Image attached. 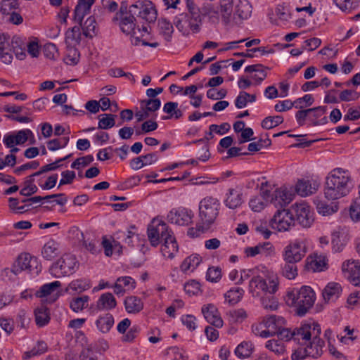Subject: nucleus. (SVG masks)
<instances>
[{"label":"nucleus","mask_w":360,"mask_h":360,"mask_svg":"<svg viewBox=\"0 0 360 360\" xmlns=\"http://www.w3.org/2000/svg\"><path fill=\"white\" fill-rule=\"evenodd\" d=\"M352 188V178L347 170L333 169L326 176L324 195L328 200H335L346 196Z\"/></svg>","instance_id":"1"},{"label":"nucleus","mask_w":360,"mask_h":360,"mask_svg":"<svg viewBox=\"0 0 360 360\" xmlns=\"http://www.w3.org/2000/svg\"><path fill=\"white\" fill-rule=\"evenodd\" d=\"M233 8L234 0H219L217 7L211 4H204L200 8V13L207 16L209 21L213 24H218L221 19L227 25L232 21Z\"/></svg>","instance_id":"2"},{"label":"nucleus","mask_w":360,"mask_h":360,"mask_svg":"<svg viewBox=\"0 0 360 360\" xmlns=\"http://www.w3.org/2000/svg\"><path fill=\"white\" fill-rule=\"evenodd\" d=\"M304 335L300 342L304 345L309 354V356L316 358L321 355L324 341L319 338L321 334V327L318 323H307L305 330L303 329Z\"/></svg>","instance_id":"3"},{"label":"nucleus","mask_w":360,"mask_h":360,"mask_svg":"<svg viewBox=\"0 0 360 360\" xmlns=\"http://www.w3.org/2000/svg\"><path fill=\"white\" fill-rule=\"evenodd\" d=\"M315 301V293L309 286H303L296 292L288 294V303L297 308L299 316H304L313 306Z\"/></svg>","instance_id":"4"},{"label":"nucleus","mask_w":360,"mask_h":360,"mask_svg":"<svg viewBox=\"0 0 360 360\" xmlns=\"http://www.w3.org/2000/svg\"><path fill=\"white\" fill-rule=\"evenodd\" d=\"M219 205V200L212 196H207L200 200L199 217L205 229H209L217 219Z\"/></svg>","instance_id":"5"},{"label":"nucleus","mask_w":360,"mask_h":360,"mask_svg":"<svg viewBox=\"0 0 360 360\" xmlns=\"http://www.w3.org/2000/svg\"><path fill=\"white\" fill-rule=\"evenodd\" d=\"M278 285V278L264 279L260 276H254L249 283L250 292L253 296H264L274 295Z\"/></svg>","instance_id":"6"},{"label":"nucleus","mask_w":360,"mask_h":360,"mask_svg":"<svg viewBox=\"0 0 360 360\" xmlns=\"http://www.w3.org/2000/svg\"><path fill=\"white\" fill-rule=\"evenodd\" d=\"M174 24L184 35H188L191 31L193 33L200 32L202 19L200 13H194V15L181 13L175 17Z\"/></svg>","instance_id":"7"},{"label":"nucleus","mask_w":360,"mask_h":360,"mask_svg":"<svg viewBox=\"0 0 360 360\" xmlns=\"http://www.w3.org/2000/svg\"><path fill=\"white\" fill-rule=\"evenodd\" d=\"M173 232L168 225L159 218H154L148 226L147 234L150 245L157 247L160 240H164Z\"/></svg>","instance_id":"8"},{"label":"nucleus","mask_w":360,"mask_h":360,"mask_svg":"<svg viewBox=\"0 0 360 360\" xmlns=\"http://www.w3.org/2000/svg\"><path fill=\"white\" fill-rule=\"evenodd\" d=\"M77 259L74 255H64L51 268V274L56 278L68 276L72 274L77 266Z\"/></svg>","instance_id":"9"},{"label":"nucleus","mask_w":360,"mask_h":360,"mask_svg":"<svg viewBox=\"0 0 360 360\" xmlns=\"http://www.w3.org/2000/svg\"><path fill=\"white\" fill-rule=\"evenodd\" d=\"M307 247L304 243L295 240L286 245L282 252L283 261L300 262L306 255Z\"/></svg>","instance_id":"10"},{"label":"nucleus","mask_w":360,"mask_h":360,"mask_svg":"<svg viewBox=\"0 0 360 360\" xmlns=\"http://www.w3.org/2000/svg\"><path fill=\"white\" fill-rule=\"evenodd\" d=\"M270 226L278 231H286L295 224L293 214L288 210H277L269 221Z\"/></svg>","instance_id":"11"},{"label":"nucleus","mask_w":360,"mask_h":360,"mask_svg":"<svg viewBox=\"0 0 360 360\" xmlns=\"http://www.w3.org/2000/svg\"><path fill=\"white\" fill-rule=\"evenodd\" d=\"M136 14L127 11V4L122 2L120 11L117 13L115 18L120 20V27L122 31L127 34H129L136 27L135 17Z\"/></svg>","instance_id":"12"},{"label":"nucleus","mask_w":360,"mask_h":360,"mask_svg":"<svg viewBox=\"0 0 360 360\" xmlns=\"http://www.w3.org/2000/svg\"><path fill=\"white\" fill-rule=\"evenodd\" d=\"M291 210L295 213L296 220L303 227H309L313 221V214L310 207L305 202L295 203L291 207Z\"/></svg>","instance_id":"13"},{"label":"nucleus","mask_w":360,"mask_h":360,"mask_svg":"<svg viewBox=\"0 0 360 360\" xmlns=\"http://www.w3.org/2000/svg\"><path fill=\"white\" fill-rule=\"evenodd\" d=\"M130 12L149 22L155 21L157 17V11L150 1H136L130 6Z\"/></svg>","instance_id":"14"},{"label":"nucleus","mask_w":360,"mask_h":360,"mask_svg":"<svg viewBox=\"0 0 360 360\" xmlns=\"http://www.w3.org/2000/svg\"><path fill=\"white\" fill-rule=\"evenodd\" d=\"M15 266V271L20 274L22 271H28L30 273L38 274L40 269H38V260L35 257L29 253L20 255L13 263Z\"/></svg>","instance_id":"15"},{"label":"nucleus","mask_w":360,"mask_h":360,"mask_svg":"<svg viewBox=\"0 0 360 360\" xmlns=\"http://www.w3.org/2000/svg\"><path fill=\"white\" fill-rule=\"evenodd\" d=\"M193 217L192 211L184 207L172 210L167 217L169 222L179 226H188L192 222Z\"/></svg>","instance_id":"16"},{"label":"nucleus","mask_w":360,"mask_h":360,"mask_svg":"<svg viewBox=\"0 0 360 360\" xmlns=\"http://www.w3.org/2000/svg\"><path fill=\"white\" fill-rule=\"evenodd\" d=\"M320 186V183L314 179H299L295 184V192L302 197H306L315 193Z\"/></svg>","instance_id":"17"},{"label":"nucleus","mask_w":360,"mask_h":360,"mask_svg":"<svg viewBox=\"0 0 360 360\" xmlns=\"http://www.w3.org/2000/svg\"><path fill=\"white\" fill-rule=\"evenodd\" d=\"M252 11V5L247 0H240L235 7V12L233 14L232 21L236 24H240L243 20L248 19Z\"/></svg>","instance_id":"18"},{"label":"nucleus","mask_w":360,"mask_h":360,"mask_svg":"<svg viewBox=\"0 0 360 360\" xmlns=\"http://www.w3.org/2000/svg\"><path fill=\"white\" fill-rule=\"evenodd\" d=\"M307 326V323L301 325L300 327L296 328L293 330H291L289 328L281 327L278 330V332L276 333V335H277L281 340L288 341L291 339H293L300 343L304 335V332H302V330L303 329L305 330V328Z\"/></svg>","instance_id":"19"},{"label":"nucleus","mask_w":360,"mask_h":360,"mask_svg":"<svg viewBox=\"0 0 360 360\" xmlns=\"http://www.w3.org/2000/svg\"><path fill=\"white\" fill-rule=\"evenodd\" d=\"M202 312L207 322L215 327H222L223 320L220 317L219 311L214 305L212 304L205 305L202 308Z\"/></svg>","instance_id":"20"},{"label":"nucleus","mask_w":360,"mask_h":360,"mask_svg":"<svg viewBox=\"0 0 360 360\" xmlns=\"http://www.w3.org/2000/svg\"><path fill=\"white\" fill-rule=\"evenodd\" d=\"M243 202V193L238 188H229L226 194L224 205L229 209H236Z\"/></svg>","instance_id":"21"},{"label":"nucleus","mask_w":360,"mask_h":360,"mask_svg":"<svg viewBox=\"0 0 360 360\" xmlns=\"http://www.w3.org/2000/svg\"><path fill=\"white\" fill-rule=\"evenodd\" d=\"M342 270L349 274V277L355 285H360V262L348 260L342 264Z\"/></svg>","instance_id":"22"},{"label":"nucleus","mask_w":360,"mask_h":360,"mask_svg":"<svg viewBox=\"0 0 360 360\" xmlns=\"http://www.w3.org/2000/svg\"><path fill=\"white\" fill-rule=\"evenodd\" d=\"M136 287V281L130 276L119 277L114 285V292L123 295L125 291L132 290Z\"/></svg>","instance_id":"23"},{"label":"nucleus","mask_w":360,"mask_h":360,"mask_svg":"<svg viewBox=\"0 0 360 360\" xmlns=\"http://www.w3.org/2000/svg\"><path fill=\"white\" fill-rule=\"evenodd\" d=\"M0 59L7 65L11 63L13 60L9 37L4 34H0Z\"/></svg>","instance_id":"24"},{"label":"nucleus","mask_w":360,"mask_h":360,"mask_svg":"<svg viewBox=\"0 0 360 360\" xmlns=\"http://www.w3.org/2000/svg\"><path fill=\"white\" fill-rule=\"evenodd\" d=\"M162 240L164 243L162 245L161 252L163 256L172 259L179 250V246L173 233H170L169 236Z\"/></svg>","instance_id":"25"},{"label":"nucleus","mask_w":360,"mask_h":360,"mask_svg":"<svg viewBox=\"0 0 360 360\" xmlns=\"http://www.w3.org/2000/svg\"><path fill=\"white\" fill-rule=\"evenodd\" d=\"M269 191L261 192L259 196L252 198L249 202V206L254 212H260L264 209L269 202Z\"/></svg>","instance_id":"26"},{"label":"nucleus","mask_w":360,"mask_h":360,"mask_svg":"<svg viewBox=\"0 0 360 360\" xmlns=\"http://www.w3.org/2000/svg\"><path fill=\"white\" fill-rule=\"evenodd\" d=\"M342 292L341 285L335 282L329 283L323 291V297L325 301H334L337 300Z\"/></svg>","instance_id":"27"},{"label":"nucleus","mask_w":360,"mask_h":360,"mask_svg":"<svg viewBox=\"0 0 360 360\" xmlns=\"http://www.w3.org/2000/svg\"><path fill=\"white\" fill-rule=\"evenodd\" d=\"M11 48L19 60H23L26 56V41L21 37L14 36L12 38Z\"/></svg>","instance_id":"28"},{"label":"nucleus","mask_w":360,"mask_h":360,"mask_svg":"<svg viewBox=\"0 0 360 360\" xmlns=\"http://www.w3.org/2000/svg\"><path fill=\"white\" fill-rule=\"evenodd\" d=\"M59 254V244L53 240H49L41 250L43 257L49 261L53 259Z\"/></svg>","instance_id":"29"},{"label":"nucleus","mask_w":360,"mask_h":360,"mask_svg":"<svg viewBox=\"0 0 360 360\" xmlns=\"http://www.w3.org/2000/svg\"><path fill=\"white\" fill-rule=\"evenodd\" d=\"M124 304L126 311L130 314H137L143 309V302L136 296L127 297Z\"/></svg>","instance_id":"30"},{"label":"nucleus","mask_w":360,"mask_h":360,"mask_svg":"<svg viewBox=\"0 0 360 360\" xmlns=\"http://www.w3.org/2000/svg\"><path fill=\"white\" fill-rule=\"evenodd\" d=\"M117 302L112 293L102 294L97 301L96 308L98 310H109L116 307Z\"/></svg>","instance_id":"31"},{"label":"nucleus","mask_w":360,"mask_h":360,"mask_svg":"<svg viewBox=\"0 0 360 360\" xmlns=\"http://www.w3.org/2000/svg\"><path fill=\"white\" fill-rule=\"evenodd\" d=\"M326 258L322 256L309 257L306 262V267L313 271H321L326 268Z\"/></svg>","instance_id":"32"},{"label":"nucleus","mask_w":360,"mask_h":360,"mask_svg":"<svg viewBox=\"0 0 360 360\" xmlns=\"http://www.w3.org/2000/svg\"><path fill=\"white\" fill-rule=\"evenodd\" d=\"M314 202L316 206L319 213L322 214L323 215H330L336 212L339 209L338 205L335 202H332L330 205H328L319 199H315Z\"/></svg>","instance_id":"33"},{"label":"nucleus","mask_w":360,"mask_h":360,"mask_svg":"<svg viewBox=\"0 0 360 360\" xmlns=\"http://www.w3.org/2000/svg\"><path fill=\"white\" fill-rule=\"evenodd\" d=\"M96 326L98 330L103 333H108L114 324V318L112 314H106L103 316H100L96 321Z\"/></svg>","instance_id":"34"},{"label":"nucleus","mask_w":360,"mask_h":360,"mask_svg":"<svg viewBox=\"0 0 360 360\" xmlns=\"http://www.w3.org/2000/svg\"><path fill=\"white\" fill-rule=\"evenodd\" d=\"M283 262L284 264L281 265L282 275L288 279H294L297 276V263L290 261Z\"/></svg>","instance_id":"35"},{"label":"nucleus","mask_w":360,"mask_h":360,"mask_svg":"<svg viewBox=\"0 0 360 360\" xmlns=\"http://www.w3.org/2000/svg\"><path fill=\"white\" fill-rule=\"evenodd\" d=\"M283 323L284 319L282 317H277L275 315L267 316L263 321V324L266 328L273 329L276 333L281 328Z\"/></svg>","instance_id":"36"},{"label":"nucleus","mask_w":360,"mask_h":360,"mask_svg":"<svg viewBox=\"0 0 360 360\" xmlns=\"http://www.w3.org/2000/svg\"><path fill=\"white\" fill-rule=\"evenodd\" d=\"M201 257L198 255H192L186 258L180 266L182 271L186 272L189 269H195L200 263Z\"/></svg>","instance_id":"37"},{"label":"nucleus","mask_w":360,"mask_h":360,"mask_svg":"<svg viewBox=\"0 0 360 360\" xmlns=\"http://www.w3.org/2000/svg\"><path fill=\"white\" fill-rule=\"evenodd\" d=\"M34 314L36 323L38 326L41 327L49 323L50 317L48 309L46 307L41 306L37 308L35 310Z\"/></svg>","instance_id":"38"},{"label":"nucleus","mask_w":360,"mask_h":360,"mask_svg":"<svg viewBox=\"0 0 360 360\" xmlns=\"http://www.w3.org/2000/svg\"><path fill=\"white\" fill-rule=\"evenodd\" d=\"M158 27L160 34L164 37L165 40L169 41L174 32L172 25L165 18H161L158 20Z\"/></svg>","instance_id":"39"},{"label":"nucleus","mask_w":360,"mask_h":360,"mask_svg":"<svg viewBox=\"0 0 360 360\" xmlns=\"http://www.w3.org/2000/svg\"><path fill=\"white\" fill-rule=\"evenodd\" d=\"M89 11L90 8L87 7L82 1L79 0L74 11V21L77 22L79 25H82L84 17L89 13Z\"/></svg>","instance_id":"40"},{"label":"nucleus","mask_w":360,"mask_h":360,"mask_svg":"<svg viewBox=\"0 0 360 360\" xmlns=\"http://www.w3.org/2000/svg\"><path fill=\"white\" fill-rule=\"evenodd\" d=\"M60 286L61 283L58 281L44 284L40 288V290L37 292V295L39 297H46L54 293Z\"/></svg>","instance_id":"41"},{"label":"nucleus","mask_w":360,"mask_h":360,"mask_svg":"<svg viewBox=\"0 0 360 360\" xmlns=\"http://www.w3.org/2000/svg\"><path fill=\"white\" fill-rule=\"evenodd\" d=\"M116 115L113 114H101L98 116V128L101 129H108L115 124Z\"/></svg>","instance_id":"42"},{"label":"nucleus","mask_w":360,"mask_h":360,"mask_svg":"<svg viewBox=\"0 0 360 360\" xmlns=\"http://www.w3.org/2000/svg\"><path fill=\"white\" fill-rule=\"evenodd\" d=\"M246 72H259L260 75H254L252 77L255 79L257 84H259L266 77V72L264 70V67L261 64H256L252 65L247 66L245 69Z\"/></svg>","instance_id":"43"},{"label":"nucleus","mask_w":360,"mask_h":360,"mask_svg":"<svg viewBox=\"0 0 360 360\" xmlns=\"http://www.w3.org/2000/svg\"><path fill=\"white\" fill-rule=\"evenodd\" d=\"M96 25L94 17H89L82 26L83 34L86 37L92 38L96 34Z\"/></svg>","instance_id":"44"},{"label":"nucleus","mask_w":360,"mask_h":360,"mask_svg":"<svg viewBox=\"0 0 360 360\" xmlns=\"http://www.w3.org/2000/svg\"><path fill=\"white\" fill-rule=\"evenodd\" d=\"M311 110V112L309 115V117L312 118V121L314 125H318L320 124H326L328 122V119L326 117H323L321 122L316 121V120L319 117H321L326 112V106H319L316 108H310Z\"/></svg>","instance_id":"45"},{"label":"nucleus","mask_w":360,"mask_h":360,"mask_svg":"<svg viewBox=\"0 0 360 360\" xmlns=\"http://www.w3.org/2000/svg\"><path fill=\"white\" fill-rule=\"evenodd\" d=\"M243 289L240 288H236L227 291L224 295V297L226 301L230 304H234L240 301L243 296Z\"/></svg>","instance_id":"46"},{"label":"nucleus","mask_w":360,"mask_h":360,"mask_svg":"<svg viewBox=\"0 0 360 360\" xmlns=\"http://www.w3.org/2000/svg\"><path fill=\"white\" fill-rule=\"evenodd\" d=\"M69 141V136L53 139L47 142V147L49 150L55 151L58 149L65 148L68 144Z\"/></svg>","instance_id":"47"},{"label":"nucleus","mask_w":360,"mask_h":360,"mask_svg":"<svg viewBox=\"0 0 360 360\" xmlns=\"http://www.w3.org/2000/svg\"><path fill=\"white\" fill-rule=\"evenodd\" d=\"M283 122L282 116H269L264 118L262 122V127L266 129H272Z\"/></svg>","instance_id":"48"},{"label":"nucleus","mask_w":360,"mask_h":360,"mask_svg":"<svg viewBox=\"0 0 360 360\" xmlns=\"http://www.w3.org/2000/svg\"><path fill=\"white\" fill-rule=\"evenodd\" d=\"M34 179L32 178V176H28L27 179L25 181V186L21 189L20 193L24 196H30L32 194L35 193L38 188L37 186L34 184Z\"/></svg>","instance_id":"49"},{"label":"nucleus","mask_w":360,"mask_h":360,"mask_svg":"<svg viewBox=\"0 0 360 360\" xmlns=\"http://www.w3.org/2000/svg\"><path fill=\"white\" fill-rule=\"evenodd\" d=\"M235 354L239 358L249 357L252 354V345L247 342H241L236 347Z\"/></svg>","instance_id":"50"},{"label":"nucleus","mask_w":360,"mask_h":360,"mask_svg":"<svg viewBox=\"0 0 360 360\" xmlns=\"http://www.w3.org/2000/svg\"><path fill=\"white\" fill-rule=\"evenodd\" d=\"M88 301L89 297L87 295L75 298L70 302V308L74 311L78 312L87 307Z\"/></svg>","instance_id":"51"},{"label":"nucleus","mask_w":360,"mask_h":360,"mask_svg":"<svg viewBox=\"0 0 360 360\" xmlns=\"http://www.w3.org/2000/svg\"><path fill=\"white\" fill-rule=\"evenodd\" d=\"M262 306L264 309L274 311L278 308V301L273 295L267 294L261 298Z\"/></svg>","instance_id":"52"},{"label":"nucleus","mask_w":360,"mask_h":360,"mask_svg":"<svg viewBox=\"0 0 360 360\" xmlns=\"http://www.w3.org/2000/svg\"><path fill=\"white\" fill-rule=\"evenodd\" d=\"M228 316L230 322H242L246 319L247 313L243 309H238L229 311Z\"/></svg>","instance_id":"53"},{"label":"nucleus","mask_w":360,"mask_h":360,"mask_svg":"<svg viewBox=\"0 0 360 360\" xmlns=\"http://www.w3.org/2000/svg\"><path fill=\"white\" fill-rule=\"evenodd\" d=\"M333 1L340 9L345 11L357 7L359 0H333Z\"/></svg>","instance_id":"54"},{"label":"nucleus","mask_w":360,"mask_h":360,"mask_svg":"<svg viewBox=\"0 0 360 360\" xmlns=\"http://www.w3.org/2000/svg\"><path fill=\"white\" fill-rule=\"evenodd\" d=\"M18 6V0H3L0 5V11L4 15H9Z\"/></svg>","instance_id":"55"},{"label":"nucleus","mask_w":360,"mask_h":360,"mask_svg":"<svg viewBox=\"0 0 360 360\" xmlns=\"http://www.w3.org/2000/svg\"><path fill=\"white\" fill-rule=\"evenodd\" d=\"M266 347L277 355H281L285 352L283 345L276 340H268L266 343Z\"/></svg>","instance_id":"56"},{"label":"nucleus","mask_w":360,"mask_h":360,"mask_svg":"<svg viewBox=\"0 0 360 360\" xmlns=\"http://www.w3.org/2000/svg\"><path fill=\"white\" fill-rule=\"evenodd\" d=\"M331 243L333 245V250L335 252H341L345 245V240L341 238L340 233L338 232H334L332 233Z\"/></svg>","instance_id":"57"},{"label":"nucleus","mask_w":360,"mask_h":360,"mask_svg":"<svg viewBox=\"0 0 360 360\" xmlns=\"http://www.w3.org/2000/svg\"><path fill=\"white\" fill-rule=\"evenodd\" d=\"M43 53L46 58L54 60L58 55L56 46L52 43L46 44L43 47Z\"/></svg>","instance_id":"58"},{"label":"nucleus","mask_w":360,"mask_h":360,"mask_svg":"<svg viewBox=\"0 0 360 360\" xmlns=\"http://www.w3.org/2000/svg\"><path fill=\"white\" fill-rule=\"evenodd\" d=\"M79 26H75L72 29L69 30L66 32V40L70 41L72 42H76L79 44L81 40V32H80V27Z\"/></svg>","instance_id":"59"},{"label":"nucleus","mask_w":360,"mask_h":360,"mask_svg":"<svg viewBox=\"0 0 360 360\" xmlns=\"http://www.w3.org/2000/svg\"><path fill=\"white\" fill-rule=\"evenodd\" d=\"M360 97V94L354 90L345 89L340 93V100L341 101L349 102L356 101Z\"/></svg>","instance_id":"60"},{"label":"nucleus","mask_w":360,"mask_h":360,"mask_svg":"<svg viewBox=\"0 0 360 360\" xmlns=\"http://www.w3.org/2000/svg\"><path fill=\"white\" fill-rule=\"evenodd\" d=\"M207 279L211 282L217 283L221 278V270L219 267H210L206 274Z\"/></svg>","instance_id":"61"},{"label":"nucleus","mask_w":360,"mask_h":360,"mask_svg":"<svg viewBox=\"0 0 360 360\" xmlns=\"http://www.w3.org/2000/svg\"><path fill=\"white\" fill-rule=\"evenodd\" d=\"M94 161V157L91 155L77 158L71 165L73 169H79L81 167H86Z\"/></svg>","instance_id":"62"},{"label":"nucleus","mask_w":360,"mask_h":360,"mask_svg":"<svg viewBox=\"0 0 360 360\" xmlns=\"http://www.w3.org/2000/svg\"><path fill=\"white\" fill-rule=\"evenodd\" d=\"M271 141L269 139H259L257 142H252L248 145L250 152H257L260 150L264 146H269Z\"/></svg>","instance_id":"63"},{"label":"nucleus","mask_w":360,"mask_h":360,"mask_svg":"<svg viewBox=\"0 0 360 360\" xmlns=\"http://www.w3.org/2000/svg\"><path fill=\"white\" fill-rule=\"evenodd\" d=\"M350 216L354 221L360 220V195L359 198H356L350 206Z\"/></svg>","instance_id":"64"}]
</instances>
